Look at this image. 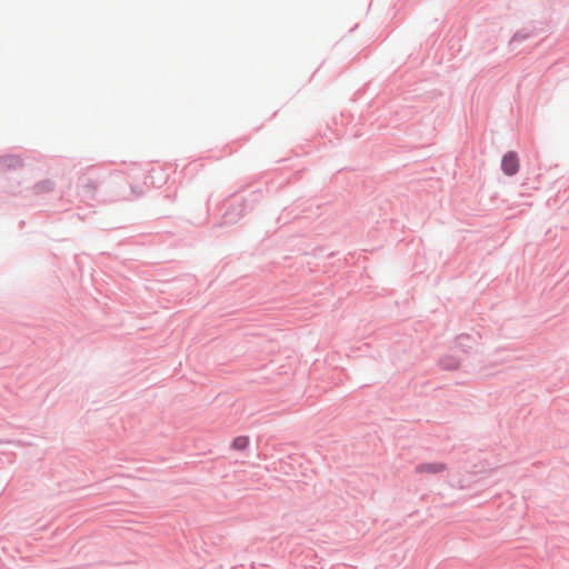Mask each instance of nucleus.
<instances>
[{"instance_id":"obj_1","label":"nucleus","mask_w":569,"mask_h":569,"mask_svg":"<svg viewBox=\"0 0 569 569\" xmlns=\"http://www.w3.org/2000/svg\"><path fill=\"white\" fill-rule=\"evenodd\" d=\"M228 216H196V220H191L192 224L202 226L203 223L210 224L209 236L219 237L223 234V229L236 223L237 220H227Z\"/></svg>"},{"instance_id":"obj_2","label":"nucleus","mask_w":569,"mask_h":569,"mask_svg":"<svg viewBox=\"0 0 569 569\" xmlns=\"http://www.w3.org/2000/svg\"><path fill=\"white\" fill-rule=\"evenodd\" d=\"M448 469V466L445 462L441 461H426V462H419L415 467V472L422 475V473H429V475H438Z\"/></svg>"},{"instance_id":"obj_3","label":"nucleus","mask_w":569,"mask_h":569,"mask_svg":"<svg viewBox=\"0 0 569 569\" xmlns=\"http://www.w3.org/2000/svg\"><path fill=\"white\" fill-rule=\"evenodd\" d=\"M501 169L507 176H515L518 172L519 158L515 151H509L503 156Z\"/></svg>"},{"instance_id":"obj_4","label":"nucleus","mask_w":569,"mask_h":569,"mask_svg":"<svg viewBox=\"0 0 569 569\" xmlns=\"http://www.w3.org/2000/svg\"><path fill=\"white\" fill-rule=\"evenodd\" d=\"M438 366L445 371H456L461 366V359L453 355H445L438 359Z\"/></svg>"},{"instance_id":"obj_5","label":"nucleus","mask_w":569,"mask_h":569,"mask_svg":"<svg viewBox=\"0 0 569 569\" xmlns=\"http://www.w3.org/2000/svg\"><path fill=\"white\" fill-rule=\"evenodd\" d=\"M475 339L467 333H462L457 336L456 338V346L459 348L463 353L469 355L472 350Z\"/></svg>"},{"instance_id":"obj_6","label":"nucleus","mask_w":569,"mask_h":569,"mask_svg":"<svg viewBox=\"0 0 569 569\" xmlns=\"http://www.w3.org/2000/svg\"><path fill=\"white\" fill-rule=\"evenodd\" d=\"M250 446V438L247 435H240L232 439L230 449L233 451L244 452Z\"/></svg>"},{"instance_id":"obj_7","label":"nucleus","mask_w":569,"mask_h":569,"mask_svg":"<svg viewBox=\"0 0 569 569\" xmlns=\"http://www.w3.org/2000/svg\"><path fill=\"white\" fill-rule=\"evenodd\" d=\"M24 224H26V220H20V221H19V227H20V228H22Z\"/></svg>"},{"instance_id":"obj_8","label":"nucleus","mask_w":569,"mask_h":569,"mask_svg":"<svg viewBox=\"0 0 569 569\" xmlns=\"http://www.w3.org/2000/svg\"><path fill=\"white\" fill-rule=\"evenodd\" d=\"M81 221L84 220V216H78Z\"/></svg>"},{"instance_id":"obj_9","label":"nucleus","mask_w":569,"mask_h":569,"mask_svg":"<svg viewBox=\"0 0 569 569\" xmlns=\"http://www.w3.org/2000/svg\"><path fill=\"white\" fill-rule=\"evenodd\" d=\"M280 220H281V216H278L277 217V222H280Z\"/></svg>"}]
</instances>
